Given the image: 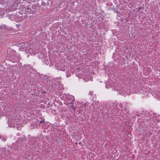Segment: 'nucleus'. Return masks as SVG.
<instances>
[{
	"label": "nucleus",
	"mask_w": 160,
	"mask_h": 160,
	"mask_svg": "<svg viewBox=\"0 0 160 160\" xmlns=\"http://www.w3.org/2000/svg\"><path fill=\"white\" fill-rule=\"evenodd\" d=\"M71 108L73 109H75V108L74 106H72Z\"/></svg>",
	"instance_id": "nucleus-2"
},
{
	"label": "nucleus",
	"mask_w": 160,
	"mask_h": 160,
	"mask_svg": "<svg viewBox=\"0 0 160 160\" xmlns=\"http://www.w3.org/2000/svg\"><path fill=\"white\" fill-rule=\"evenodd\" d=\"M27 10L26 11L28 12L29 13H33L34 11L31 10V9L29 7H27L26 9Z\"/></svg>",
	"instance_id": "nucleus-1"
},
{
	"label": "nucleus",
	"mask_w": 160,
	"mask_h": 160,
	"mask_svg": "<svg viewBox=\"0 0 160 160\" xmlns=\"http://www.w3.org/2000/svg\"><path fill=\"white\" fill-rule=\"evenodd\" d=\"M44 122V121H43H43H40V122L41 123H42V122Z\"/></svg>",
	"instance_id": "nucleus-3"
},
{
	"label": "nucleus",
	"mask_w": 160,
	"mask_h": 160,
	"mask_svg": "<svg viewBox=\"0 0 160 160\" xmlns=\"http://www.w3.org/2000/svg\"><path fill=\"white\" fill-rule=\"evenodd\" d=\"M75 143H76V144H77V142H76Z\"/></svg>",
	"instance_id": "nucleus-5"
},
{
	"label": "nucleus",
	"mask_w": 160,
	"mask_h": 160,
	"mask_svg": "<svg viewBox=\"0 0 160 160\" xmlns=\"http://www.w3.org/2000/svg\"><path fill=\"white\" fill-rule=\"evenodd\" d=\"M141 8H140H140H139V9H138V12L139 11V10H140V9Z\"/></svg>",
	"instance_id": "nucleus-4"
}]
</instances>
